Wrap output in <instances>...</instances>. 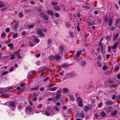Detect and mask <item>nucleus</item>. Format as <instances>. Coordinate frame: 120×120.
<instances>
[{
	"mask_svg": "<svg viewBox=\"0 0 120 120\" xmlns=\"http://www.w3.org/2000/svg\"><path fill=\"white\" fill-rule=\"evenodd\" d=\"M81 99V97H78L77 98V101L78 102V106L80 107H82L83 105L82 103V101Z\"/></svg>",
	"mask_w": 120,
	"mask_h": 120,
	"instance_id": "1",
	"label": "nucleus"
},
{
	"mask_svg": "<svg viewBox=\"0 0 120 120\" xmlns=\"http://www.w3.org/2000/svg\"><path fill=\"white\" fill-rule=\"evenodd\" d=\"M81 50H80L75 55V59L76 60V61L78 62L79 61V60L78 59V58L79 57V56L81 54Z\"/></svg>",
	"mask_w": 120,
	"mask_h": 120,
	"instance_id": "2",
	"label": "nucleus"
},
{
	"mask_svg": "<svg viewBox=\"0 0 120 120\" xmlns=\"http://www.w3.org/2000/svg\"><path fill=\"white\" fill-rule=\"evenodd\" d=\"M68 77L66 78L65 79H67L68 78H70L74 77L76 75V74H75V72H72L71 73H68L67 75Z\"/></svg>",
	"mask_w": 120,
	"mask_h": 120,
	"instance_id": "3",
	"label": "nucleus"
},
{
	"mask_svg": "<svg viewBox=\"0 0 120 120\" xmlns=\"http://www.w3.org/2000/svg\"><path fill=\"white\" fill-rule=\"evenodd\" d=\"M40 15L44 20L47 21L49 20V17L48 16L43 13H41Z\"/></svg>",
	"mask_w": 120,
	"mask_h": 120,
	"instance_id": "4",
	"label": "nucleus"
},
{
	"mask_svg": "<svg viewBox=\"0 0 120 120\" xmlns=\"http://www.w3.org/2000/svg\"><path fill=\"white\" fill-rule=\"evenodd\" d=\"M25 111L26 112L28 113L32 111V109L30 106H28L26 108Z\"/></svg>",
	"mask_w": 120,
	"mask_h": 120,
	"instance_id": "5",
	"label": "nucleus"
},
{
	"mask_svg": "<svg viewBox=\"0 0 120 120\" xmlns=\"http://www.w3.org/2000/svg\"><path fill=\"white\" fill-rule=\"evenodd\" d=\"M19 25V24L17 22H16L15 23L14 25L13 26L14 27L13 30L15 31H16Z\"/></svg>",
	"mask_w": 120,
	"mask_h": 120,
	"instance_id": "6",
	"label": "nucleus"
},
{
	"mask_svg": "<svg viewBox=\"0 0 120 120\" xmlns=\"http://www.w3.org/2000/svg\"><path fill=\"white\" fill-rule=\"evenodd\" d=\"M120 40L119 39H118V41L116 42V44L112 46V49H115L116 48L117 45L119 43V44H120Z\"/></svg>",
	"mask_w": 120,
	"mask_h": 120,
	"instance_id": "7",
	"label": "nucleus"
},
{
	"mask_svg": "<svg viewBox=\"0 0 120 120\" xmlns=\"http://www.w3.org/2000/svg\"><path fill=\"white\" fill-rule=\"evenodd\" d=\"M113 19L112 18H110L109 20L108 23V26H111L112 25Z\"/></svg>",
	"mask_w": 120,
	"mask_h": 120,
	"instance_id": "8",
	"label": "nucleus"
},
{
	"mask_svg": "<svg viewBox=\"0 0 120 120\" xmlns=\"http://www.w3.org/2000/svg\"><path fill=\"white\" fill-rule=\"evenodd\" d=\"M61 57L58 55H56L55 56H54V59L56 61H58L61 59Z\"/></svg>",
	"mask_w": 120,
	"mask_h": 120,
	"instance_id": "9",
	"label": "nucleus"
},
{
	"mask_svg": "<svg viewBox=\"0 0 120 120\" xmlns=\"http://www.w3.org/2000/svg\"><path fill=\"white\" fill-rule=\"evenodd\" d=\"M64 47L63 46H60L59 48L60 53V54H62L64 50Z\"/></svg>",
	"mask_w": 120,
	"mask_h": 120,
	"instance_id": "10",
	"label": "nucleus"
},
{
	"mask_svg": "<svg viewBox=\"0 0 120 120\" xmlns=\"http://www.w3.org/2000/svg\"><path fill=\"white\" fill-rule=\"evenodd\" d=\"M56 96L55 98L57 100H59L61 98V95L60 94L56 93Z\"/></svg>",
	"mask_w": 120,
	"mask_h": 120,
	"instance_id": "11",
	"label": "nucleus"
},
{
	"mask_svg": "<svg viewBox=\"0 0 120 120\" xmlns=\"http://www.w3.org/2000/svg\"><path fill=\"white\" fill-rule=\"evenodd\" d=\"M9 105L12 107H14L15 106V103L14 102L11 101L9 103Z\"/></svg>",
	"mask_w": 120,
	"mask_h": 120,
	"instance_id": "12",
	"label": "nucleus"
},
{
	"mask_svg": "<svg viewBox=\"0 0 120 120\" xmlns=\"http://www.w3.org/2000/svg\"><path fill=\"white\" fill-rule=\"evenodd\" d=\"M69 65L68 64H67V63H65L63 64L62 65L59 66V67L60 68L64 67H69Z\"/></svg>",
	"mask_w": 120,
	"mask_h": 120,
	"instance_id": "13",
	"label": "nucleus"
},
{
	"mask_svg": "<svg viewBox=\"0 0 120 120\" xmlns=\"http://www.w3.org/2000/svg\"><path fill=\"white\" fill-rule=\"evenodd\" d=\"M63 92L64 94H65L69 92L68 90L66 88H64L63 89Z\"/></svg>",
	"mask_w": 120,
	"mask_h": 120,
	"instance_id": "14",
	"label": "nucleus"
},
{
	"mask_svg": "<svg viewBox=\"0 0 120 120\" xmlns=\"http://www.w3.org/2000/svg\"><path fill=\"white\" fill-rule=\"evenodd\" d=\"M47 13L49 15H52V16H54V14L53 12L51 11L48 10L47 11Z\"/></svg>",
	"mask_w": 120,
	"mask_h": 120,
	"instance_id": "15",
	"label": "nucleus"
},
{
	"mask_svg": "<svg viewBox=\"0 0 120 120\" xmlns=\"http://www.w3.org/2000/svg\"><path fill=\"white\" fill-rule=\"evenodd\" d=\"M48 58L50 60L53 61V60H54V56H53L52 55H51L48 57Z\"/></svg>",
	"mask_w": 120,
	"mask_h": 120,
	"instance_id": "16",
	"label": "nucleus"
},
{
	"mask_svg": "<svg viewBox=\"0 0 120 120\" xmlns=\"http://www.w3.org/2000/svg\"><path fill=\"white\" fill-rule=\"evenodd\" d=\"M39 88V87L37 85V86L34 88H31L30 89V90L31 91H32L34 90H37Z\"/></svg>",
	"mask_w": 120,
	"mask_h": 120,
	"instance_id": "17",
	"label": "nucleus"
},
{
	"mask_svg": "<svg viewBox=\"0 0 120 120\" xmlns=\"http://www.w3.org/2000/svg\"><path fill=\"white\" fill-rule=\"evenodd\" d=\"M34 41L37 43H38L39 41V40L37 37H34Z\"/></svg>",
	"mask_w": 120,
	"mask_h": 120,
	"instance_id": "18",
	"label": "nucleus"
},
{
	"mask_svg": "<svg viewBox=\"0 0 120 120\" xmlns=\"http://www.w3.org/2000/svg\"><path fill=\"white\" fill-rule=\"evenodd\" d=\"M113 104V102L112 101H107L106 102V105H112Z\"/></svg>",
	"mask_w": 120,
	"mask_h": 120,
	"instance_id": "19",
	"label": "nucleus"
},
{
	"mask_svg": "<svg viewBox=\"0 0 120 120\" xmlns=\"http://www.w3.org/2000/svg\"><path fill=\"white\" fill-rule=\"evenodd\" d=\"M58 88V87H55L51 88L49 89L50 91H53L56 90Z\"/></svg>",
	"mask_w": 120,
	"mask_h": 120,
	"instance_id": "20",
	"label": "nucleus"
},
{
	"mask_svg": "<svg viewBox=\"0 0 120 120\" xmlns=\"http://www.w3.org/2000/svg\"><path fill=\"white\" fill-rule=\"evenodd\" d=\"M119 35V34L118 33H117L113 37V40L114 41H115V40L118 37Z\"/></svg>",
	"mask_w": 120,
	"mask_h": 120,
	"instance_id": "21",
	"label": "nucleus"
},
{
	"mask_svg": "<svg viewBox=\"0 0 120 120\" xmlns=\"http://www.w3.org/2000/svg\"><path fill=\"white\" fill-rule=\"evenodd\" d=\"M69 96L70 98V99L71 101H75V98L73 95H70Z\"/></svg>",
	"mask_w": 120,
	"mask_h": 120,
	"instance_id": "22",
	"label": "nucleus"
},
{
	"mask_svg": "<svg viewBox=\"0 0 120 120\" xmlns=\"http://www.w3.org/2000/svg\"><path fill=\"white\" fill-rule=\"evenodd\" d=\"M119 66H118L116 65L114 69V71L115 72H117V71L119 69Z\"/></svg>",
	"mask_w": 120,
	"mask_h": 120,
	"instance_id": "23",
	"label": "nucleus"
},
{
	"mask_svg": "<svg viewBox=\"0 0 120 120\" xmlns=\"http://www.w3.org/2000/svg\"><path fill=\"white\" fill-rule=\"evenodd\" d=\"M117 112L116 110H115L114 112H112L111 113V115L112 116L116 115L117 113Z\"/></svg>",
	"mask_w": 120,
	"mask_h": 120,
	"instance_id": "24",
	"label": "nucleus"
},
{
	"mask_svg": "<svg viewBox=\"0 0 120 120\" xmlns=\"http://www.w3.org/2000/svg\"><path fill=\"white\" fill-rule=\"evenodd\" d=\"M84 113H80L78 115L79 117L83 118L84 117Z\"/></svg>",
	"mask_w": 120,
	"mask_h": 120,
	"instance_id": "25",
	"label": "nucleus"
},
{
	"mask_svg": "<svg viewBox=\"0 0 120 120\" xmlns=\"http://www.w3.org/2000/svg\"><path fill=\"white\" fill-rule=\"evenodd\" d=\"M54 8L55 10L57 11H59L60 9V7L57 6H56L54 7Z\"/></svg>",
	"mask_w": 120,
	"mask_h": 120,
	"instance_id": "26",
	"label": "nucleus"
},
{
	"mask_svg": "<svg viewBox=\"0 0 120 120\" xmlns=\"http://www.w3.org/2000/svg\"><path fill=\"white\" fill-rule=\"evenodd\" d=\"M37 34H40L41 33H42V31L40 29H38L37 31Z\"/></svg>",
	"mask_w": 120,
	"mask_h": 120,
	"instance_id": "27",
	"label": "nucleus"
},
{
	"mask_svg": "<svg viewBox=\"0 0 120 120\" xmlns=\"http://www.w3.org/2000/svg\"><path fill=\"white\" fill-rule=\"evenodd\" d=\"M112 37V36L111 35H110L109 36H107L106 38V40L108 41H110L111 39V37Z\"/></svg>",
	"mask_w": 120,
	"mask_h": 120,
	"instance_id": "28",
	"label": "nucleus"
},
{
	"mask_svg": "<svg viewBox=\"0 0 120 120\" xmlns=\"http://www.w3.org/2000/svg\"><path fill=\"white\" fill-rule=\"evenodd\" d=\"M50 68L49 67H44L42 68V69L41 71L42 72L43 71L45 70H47L49 69Z\"/></svg>",
	"mask_w": 120,
	"mask_h": 120,
	"instance_id": "29",
	"label": "nucleus"
},
{
	"mask_svg": "<svg viewBox=\"0 0 120 120\" xmlns=\"http://www.w3.org/2000/svg\"><path fill=\"white\" fill-rule=\"evenodd\" d=\"M62 90L61 88H60L57 91L56 93L60 94V93H62Z\"/></svg>",
	"mask_w": 120,
	"mask_h": 120,
	"instance_id": "30",
	"label": "nucleus"
},
{
	"mask_svg": "<svg viewBox=\"0 0 120 120\" xmlns=\"http://www.w3.org/2000/svg\"><path fill=\"white\" fill-rule=\"evenodd\" d=\"M48 42L49 45H51L52 42V41L50 39H48Z\"/></svg>",
	"mask_w": 120,
	"mask_h": 120,
	"instance_id": "31",
	"label": "nucleus"
},
{
	"mask_svg": "<svg viewBox=\"0 0 120 120\" xmlns=\"http://www.w3.org/2000/svg\"><path fill=\"white\" fill-rule=\"evenodd\" d=\"M10 56L11 57L10 58V60L13 59H15V55H14L11 54Z\"/></svg>",
	"mask_w": 120,
	"mask_h": 120,
	"instance_id": "32",
	"label": "nucleus"
},
{
	"mask_svg": "<svg viewBox=\"0 0 120 120\" xmlns=\"http://www.w3.org/2000/svg\"><path fill=\"white\" fill-rule=\"evenodd\" d=\"M120 21V19L119 18H117L116 20V23L117 25H118Z\"/></svg>",
	"mask_w": 120,
	"mask_h": 120,
	"instance_id": "33",
	"label": "nucleus"
},
{
	"mask_svg": "<svg viewBox=\"0 0 120 120\" xmlns=\"http://www.w3.org/2000/svg\"><path fill=\"white\" fill-rule=\"evenodd\" d=\"M19 16L20 18H22L23 17L24 15L22 13L20 12L19 14Z\"/></svg>",
	"mask_w": 120,
	"mask_h": 120,
	"instance_id": "34",
	"label": "nucleus"
},
{
	"mask_svg": "<svg viewBox=\"0 0 120 120\" xmlns=\"http://www.w3.org/2000/svg\"><path fill=\"white\" fill-rule=\"evenodd\" d=\"M117 86V85L116 84H112L110 85L109 87H116Z\"/></svg>",
	"mask_w": 120,
	"mask_h": 120,
	"instance_id": "35",
	"label": "nucleus"
},
{
	"mask_svg": "<svg viewBox=\"0 0 120 120\" xmlns=\"http://www.w3.org/2000/svg\"><path fill=\"white\" fill-rule=\"evenodd\" d=\"M55 85V84H53L52 83H50L49 84V87H52V86H54Z\"/></svg>",
	"mask_w": 120,
	"mask_h": 120,
	"instance_id": "36",
	"label": "nucleus"
},
{
	"mask_svg": "<svg viewBox=\"0 0 120 120\" xmlns=\"http://www.w3.org/2000/svg\"><path fill=\"white\" fill-rule=\"evenodd\" d=\"M101 51L102 52H105V47L103 46V45L101 46Z\"/></svg>",
	"mask_w": 120,
	"mask_h": 120,
	"instance_id": "37",
	"label": "nucleus"
},
{
	"mask_svg": "<svg viewBox=\"0 0 120 120\" xmlns=\"http://www.w3.org/2000/svg\"><path fill=\"white\" fill-rule=\"evenodd\" d=\"M81 62V64L82 65H85L86 63V61H82Z\"/></svg>",
	"mask_w": 120,
	"mask_h": 120,
	"instance_id": "38",
	"label": "nucleus"
},
{
	"mask_svg": "<svg viewBox=\"0 0 120 120\" xmlns=\"http://www.w3.org/2000/svg\"><path fill=\"white\" fill-rule=\"evenodd\" d=\"M18 109L20 110H21L23 108V107L20 105H18Z\"/></svg>",
	"mask_w": 120,
	"mask_h": 120,
	"instance_id": "39",
	"label": "nucleus"
},
{
	"mask_svg": "<svg viewBox=\"0 0 120 120\" xmlns=\"http://www.w3.org/2000/svg\"><path fill=\"white\" fill-rule=\"evenodd\" d=\"M101 116L103 117H104L106 116V114L105 112L103 111L101 114Z\"/></svg>",
	"mask_w": 120,
	"mask_h": 120,
	"instance_id": "40",
	"label": "nucleus"
},
{
	"mask_svg": "<svg viewBox=\"0 0 120 120\" xmlns=\"http://www.w3.org/2000/svg\"><path fill=\"white\" fill-rule=\"evenodd\" d=\"M66 27L67 28H69L70 27V23L68 22H67L66 24Z\"/></svg>",
	"mask_w": 120,
	"mask_h": 120,
	"instance_id": "41",
	"label": "nucleus"
},
{
	"mask_svg": "<svg viewBox=\"0 0 120 120\" xmlns=\"http://www.w3.org/2000/svg\"><path fill=\"white\" fill-rule=\"evenodd\" d=\"M16 55L17 56L18 58L19 59H21V57L20 56V54L19 52H17L16 54Z\"/></svg>",
	"mask_w": 120,
	"mask_h": 120,
	"instance_id": "42",
	"label": "nucleus"
},
{
	"mask_svg": "<svg viewBox=\"0 0 120 120\" xmlns=\"http://www.w3.org/2000/svg\"><path fill=\"white\" fill-rule=\"evenodd\" d=\"M116 26L114 27L113 26H112L110 28V30L112 31H113L116 28Z\"/></svg>",
	"mask_w": 120,
	"mask_h": 120,
	"instance_id": "43",
	"label": "nucleus"
},
{
	"mask_svg": "<svg viewBox=\"0 0 120 120\" xmlns=\"http://www.w3.org/2000/svg\"><path fill=\"white\" fill-rule=\"evenodd\" d=\"M2 95L4 97L8 98L9 97V95L8 94H2Z\"/></svg>",
	"mask_w": 120,
	"mask_h": 120,
	"instance_id": "44",
	"label": "nucleus"
},
{
	"mask_svg": "<svg viewBox=\"0 0 120 120\" xmlns=\"http://www.w3.org/2000/svg\"><path fill=\"white\" fill-rule=\"evenodd\" d=\"M51 4L53 5H55L58 4V3L52 2H51Z\"/></svg>",
	"mask_w": 120,
	"mask_h": 120,
	"instance_id": "45",
	"label": "nucleus"
},
{
	"mask_svg": "<svg viewBox=\"0 0 120 120\" xmlns=\"http://www.w3.org/2000/svg\"><path fill=\"white\" fill-rule=\"evenodd\" d=\"M87 107H88V109L90 110L92 108V106L91 105L89 104L88 105Z\"/></svg>",
	"mask_w": 120,
	"mask_h": 120,
	"instance_id": "46",
	"label": "nucleus"
},
{
	"mask_svg": "<svg viewBox=\"0 0 120 120\" xmlns=\"http://www.w3.org/2000/svg\"><path fill=\"white\" fill-rule=\"evenodd\" d=\"M109 83H113L114 82L112 79H109Z\"/></svg>",
	"mask_w": 120,
	"mask_h": 120,
	"instance_id": "47",
	"label": "nucleus"
},
{
	"mask_svg": "<svg viewBox=\"0 0 120 120\" xmlns=\"http://www.w3.org/2000/svg\"><path fill=\"white\" fill-rule=\"evenodd\" d=\"M6 34L4 33H3L1 34V37H2L5 38L6 36Z\"/></svg>",
	"mask_w": 120,
	"mask_h": 120,
	"instance_id": "48",
	"label": "nucleus"
},
{
	"mask_svg": "<svg viewBox=\"0 0 120 120\" xmlns=\"http://www.w3.org/2000/svg\"><path fill=\"white\" fill-rule=\"evenodd\" d=\"M97 64L98 65V66L99 67H100L102 66L101 63L100 62H98L97 63Z\"/></svg>",
	"mask_w": 120,
	"mask_h": 120,
	"instance_id": "49",
	"label": "nucleus"
},
{
	"mask_svg": "<svg viewBox=\"0 0 120 120\" xmlns=\"http://www.w3.org/2000/svg\"><path fill=\"white\" fill-rule=\"evenodd\" d=\"M34 25H29L28 26V27L29 28V29L30 28H32L34 27Z\"/></svg>",
	"mask_w": 120,
	"mask_h": 120,
	"instance_id": "50",
	"label": "nucleus"
},
{
	"mask_svg": "<svg viewBox=\"0 0 120 120\" xmlns=\"http://www.w3.org/2000/svg\"><path fill=\"white\" fill-rule=\"evenodd\" d=\"M37 97H34L32 99V100L33 101H35L37 100Z\"/></svg>",
	"mask_w": 120,
	"mask_h": 120,
	"instance_id": "51",
	"label": "nucleus"
},
{
	"mask_svg": "<svg viewBox=\"0 0 120 120\" xmlns=\"http://www.w3.org/2000/svg\"><path fill=\"white\" fill-rule=\"evenodd\" d=\"M42 104H40L37 107V108L39 109H40L42 107Z\"/></svg>",
	"mask_w": 120,
	"mask_h": 120,
	"instance_id": "52",
	"label": "nucleus"
},
{
	"mask_svg": "<svg viewBox=\"0 0 120 120\" xmlns=\"http://www.w3.org/2000/svg\"><path fill=\"white\" fill-rule=\"evenodd\" d=\"M105 73L106 75H108L109 74V71L108 70H106L105 72Z\"/></svg>",
	"mask_w": 120,
	"mask_h": 120,
	"instance_id": "53",
	"label": "nucleus"
},
{
	"mask_svg": "<svg viewBox=\"0 0 120 120\" xmlns=\"http://www.w3.org/2000/svg\"><path fill=\"white\" fill-rule=\"evenodd\" d=\"M18 36V34H14L13 36V38L15 39L16 37H17Z\"/></svg>",
	"mask_w": 120,
	"mask_h": 120,
	"instance_id": "54",
	"label": "nucleus"
},
{
	"mask_svg": "<svg viewBox=\"0 0 120 120\" xmlns=\"http://www.w3.org/2000/svg\"><path fill=\"white\" fill-rule=\"evenodd\" d=\"M5 6V5L4 4H1L0 2V8H2Z\"/></svg>",
	"mask_w": 120,
	"mask_h": 120,
	"instance_id": "55",
	"label": "nucleus"
},
{
	"mask_svg": "<svg viewBox=\"0 0 120 120\" xmlns=\"http://www.w3.org/2000/svg\"><path fill=\"white\" fill-rule=\"evenodd\" d=\"M88 24L89 26H92L93 25H94V23H91L90 22H88Z\"/></svg>",
	"mask_w": 120,
	"mask_h": 120,
	"instance_id": "56",
	"label": "nucleus"
},
{
	"mask_svg": "<svg viewBox=\"0 0 120 120\" xmlns=\"http://www.w3.org/2000/svg\"><path fill=\"white\" fill-rule=\"evenodd\" d=\"M7 6H6L5 7H4L3 8L1 9V11H4L6 10L7 8Z\"/></svg>",
	"mask_w": 120,
	"mask_h": 120,
	"instance_id": "57",
	"label": "nucleus"
},
{
	"mask_svg": "<svg viewBox=\"0 0 120 120\" xmlns=\"http://www.w3.org/2000/svg\"><path fill=\"white\" fill-rule=\"evenodd\" d=\"M45 114L47 116H50L51 115V114L49 112H48L47 111H45Z\"/></svg>",
	"mask_w": 120,
	"mask_h": 120,
	"instance_id": "58",
	"label": "nucleus"
},
{
	"mask_svg": "<svg viewBox=\"0 0 120 120\" xmlns=\"http://www.w3.org/2000/svg\"><path fill=\"white\" fill-rule=\"evenodd\" d=\"M107 68V67L106 65L104 66L102 68V69L103 70L105 71Z\"/></svg>",
	"mask_w": 120,
	"mask_h": 120,
	"instance_id": "59",
	"label": "nucleus"
},
{
	"mask_svg": "<svg viewBox=\"0 0 120 120\" xmlns=\"http://www.w3.org/2000/svg\"><path fill=\"white\" fill-rule=\"evenodd\" d=\"M84 109L85 111H87L88 110H89L88 108L87 107H86V106H85L84 107Z\"/></svg>",
	"mask_w": 120,
	"mask_h": 120,
	"instance_id": "60",
	"label": "nucleus"
},
{
	"mask_svg": "<svg viewBox=\"0 0 120 120\" xmlns=\"http://www.w3.org/2000/svg\"><path fill=\"white\" fill-rule=\"evenodd\" d=\"M13 89V88L12 87H9L7 89V90L9 91L11 90H12Z\"/></svg>",
	"mask_w": 120,
	"mask_h": 120,
	"instance_id": "61",
	"label": "nucleus"
},
{
	"mask_svg": "<svg viewBox=\"0 0 120 120\" xmlns=\"http://www.w3.org/2000/svg\"><path fill=\"white\" fill-rule=\"evenodd\" d=\"M8 46L9 47L13 46V44L12 43H9L8 45Z\"/></svg>",
	"mask_w": 120,
	"mask_h": 120,
	"instance_id": "62",
	"label": "nucleus"
},
{
	"mask_svg": "<svg viewBox=\"0 0 120 120\" xmlns=\"http://www.w3.org/2000/svg\"><path fill=\"white\" fill-rule=\"evenodd\" d=\"M8 71H5L2 74V76H3L5 75L6 74H8Z\"/></svg>",
	"mask_w": 120,
	"mask_h": 120,
	"instance_id": "63",
	"label": "nucleus"
},
{
	"mask_svg": "<svg viewBox=\"0 0 120 120\" xmlns=\"http://www.w3.org/2000/svg\"><path fill=\"white\" fill-rule=\"evenodd\" d=\"M102 103H100L99 104H98V108H100L101 107L102 105Z\"/></svg>",
	"mask_w": 120,
	"mask_h": 120,
	"instance_id": "64",
	"label": "nucleus"
}]
</instances>
